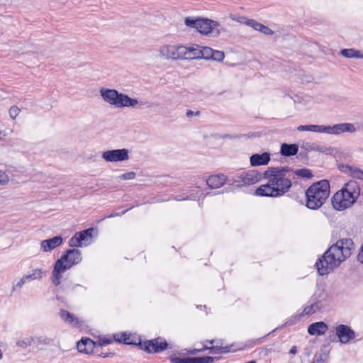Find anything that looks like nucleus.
<instances>
[{
	"label": "nucleus",
	"instance_id": "39448f33",
	"mask_svg": "<svg viewBox=\"0 0 363 363\" xmlns=\"http://www.w3.org/2000/svg\"><path fill=\"white\" fill-rule=\"evenodd\" d=\"M294 170L291 167L288 166L270 167L263 172V177L268 178L269 177H273L274 180L276 182H279L280 186H282L284 189L289 191L293 184H296L297 182H292L290 179L286 177V174L289 172H294Z\"/></svg>",
	"mask_w": 363,
	"mask_h": 363
},
{
	"label": "nucleus",
	"instance_id": "c03bdc74",
	"mask_svg": "<svg viewBox=\"0 0 363 363\" xmlns=\"http://www.w3.org/2000/svg\"><path fill=\"white\" fill-rule=\"evenodd\" d=\"M337 169L342 173L347 174V175H350L351 172L352 171V168L354 166L345 164L342 163L337 164Z\"/></svg>",
	"mask_w": 363,
	"mask_h": 363
},
{
	"label": "nucleus",
	"instance_id": "a211bd4d",
	"mask_svg": "<svg viewBox=\"0 0 363 363\" xmlns=\"http://www.w3.org/2000/svg\"><path fill=\"white\" fill-rule=\"evenodd\" d=\"M116 342L130 346H135L138 348L139 340L135 334L128 333V332H122L116 333Z\"/></svg>",
	"mask_w": 363,
	"mask_h": 363
},
{
	"label": "nucleus",
	"instance_id": "338daca9",
	"mask_svg": "<svg viewBox=\"0 0 363 363\" xmlns=\"http://www.w3.org/2000/svg\"><path fill=\"white\" fill-rule=\"evenodd\" d=\"M270 333L267 334V335L264 336L263 337H261V338H257L256 340H250V345H255L256 343L259 342L262 339L266 337L267 336H268Z\"/></svg>",
	"mask_w": 363,
	"mask_h": 363
},
{
	"label": "nucleus",
	"instance_id": "412c9836",
	"mask_svg": "<svg viewBox=\"0 0 363 363\" xmlns=\"http://www.w3.org/2000/svg\"><path fill=\"white\" fill-rule=\"evenodd\" d=\"M301 149L306 150L308 152L311 151H316L328 155H331L334 150V149L331 147H327L325 146H320L315 143L311 142H303L302 145H301Z\"/></svg>",
	"mask_w": 363,
	"mask_h": 363
},
{
	"label": "nucleus",
	"instance_id": "423d86ee",
	"mask_svg": "<svg viewBox=\"0 0 363 363\" xmlns=\"http://www.w3.org/2000/svg\"><path fill=\"white\" fill-rule=\"evenodd\" d=\"M265 179L268 180V182L260 185L255 189L254 194L255 196L277 198L284 196L286 193L289 192L282 186H280L279 182H276L273 177Z\"/></svg>",
	"mask_w": 363,
	"mask_h": 363
},
{
	"label": "nucleus",
	"instance_id": "13d9d810",
	"mask_svg": "<svg viewBox=\"0 0 363 363\" xmlns=\"http://www.w3.org/2000/svg\"><path fill=\"white\" fill-rule=\"evenodd\" d=\"M328 338L330 342H339L338 340H337L336 330L335 331L333 330L330 331Z\"/></svg>",
	"mask_w": 363,
	"mask_h": 363
},
{
	"label": "nucleus",
	"instance_id": "0e129e2a",
	"mask_svg": "<svg viewBox=\"0 0 363 363\" xmlns=\"http://www.w3.org/2000/svg\"><path fill=\"white\" fill-rule=\"evenodd\" d=\"M313 363H325L323 359V354H320L318 356H315V359Z\"/></svg>",
	"mask_w": 363,
	"mask_h": 363
},
{
	"label": "nucleus",
	"instance_id": "09e8293b",
	"mask_svg": "<svg viewBox=\"0 0 363 363\" xmlns=\"http://www.w3.org/2000/svg\"><path fill=\"white\" fill-rule=\"evenodd\" d=\"M21 111L20 108L16 106H13L9 109L10 117L15 119Z\"/></svg>",
	"mask_w": 363,
	"mask_h": 363
},
{
	"label": "nucleus",
	"instance_id": "58836bf2",
	"mask_svg": "<svg viewBox=\"0 0 363 363\" xmlns=\"http://www.w3.org/2000/svg\"><path fill=\"white\" fill-rule=\"evenodd\" d=\"M201 55L200 59H204L209 60L211 58V55L213 54V50L209 47H201Z\"/></svg>",
	"mask_w": 363,
	"mask_h": 363
},
{
	"label": "nucleus",
	"instance_id": "72a5a7b5",
	"mask_svg": "<svg viewBox=\"0 0 363 363\" xmlns=\"http://www.w3.org/2000/svg\"><path fill=\"white\" fill-rule=\"evenodd\" d=\"M95 230H97L96 228H89L76 233L82 242L87 241L89 238H91L93 237V232Z\"/></svg>",
	"mask_w": 363,
	"mask_h": 363
},
{
	"label": "nucleus",
	"instance_id": "e433bc0d",
	"mask_svg": "<svg viewBox=\"0 0 363 363\" xmlns=\"http://www.w3.org/2000/svg\"><path fill=\"white\" fill-rule=\"evenodd\" d=\"M44 273L45 272L43 271V269H35L33 270L32 274L24 275V277L27 281H30L31 280L41 279Z\"/></svg>",
	"mask_w": 363,
	"mask_h": 363
},
{
	"label": "nucleus",
	"instance_id": "4d7b16f0",
	"mask_svg": "<svg viewBox=\"0 0 363 363\" xmlns=\"http://www.w3.org/2000/svg\"><path fill=\"white\" fill-rule=\"evenodd\" d=\"M176 49H177V48H175L174 46L170 45V46L167 47V50L170 52V57L172 59H179V57H177V52L175 51Z\"/></svg>",
	"mask_w": 363,
	"mask_h": 363
},
{
	"label": "nucleus",
	"instance_id": "4468645a",
	"mask_svg": "<svg viewBox=\"0 0 363 363\" xmlns=\"http://www.w3.org/2000/svg\"><path fill=\"white\" fill-rule=\"evenodd\" d=\"M100 94L104 101L116 108L118 107L122 94L121 92L114 89L103 87L100 89Z\"/></svg>",
	"mask_w": 363,
	"mask_h": 363
},
{
	"label": "nucleus",
	"instance_id": "2f4dec72",
	"mask_svg": "<svg viewBox=\"0 0 363 363\" xmlns=\"http://www.w3.org/2000/svg\"><path fill=\"white\" fill-rule=\"evenodd\" d=\"M325 125H301L298 126V131H312L315 133H324Z\"/></svg>",
	"mask_w": 363,
	"mask_h": 363
},
{
	"label": "nucleus",
	"instance_id": "aec40b11",
	"mask_svg": "<svg viewBox=\"0 0 363 363\" xmlns=\"http://www.w3.org/2000/svg\"><path fill=\"white\" fill-rule=\"evenodd\" d=\"M271 160V154L269 152H264L261 154L255 153L250 157V163L252 167L265 166Z\"/></svg>",
	"mask_w": 363,
	"mask_h": 363
},
{
	"label": "nucleus",
	"instance_id": "6ab92c4d",
	"mask_svg": "<svg viewBox=\"0 0 363 363\" xmlns=\"http://www.w3.org/2000/svg\"><path fill=\"white\" fill-rule=\"evenodd\" d=\"M63 240L61 235H57L51 238L43 240L40 242V249L45 252H51L55 248L62 245Z\"/></svg>",
	"mask_w": 363,
	"mask_h": 363
},
{
	"label": "nucleus",
	"instance_id": "6e6552de",
	"mask_svg": "<svg viewBox=\"0 0 363 363\" xmlns=\"http://www.w3.org/2000/svg\"><path fill=\"white\" fill-rule=\"evenodd\" d=\"M97 341L93 340L88 337H82L77 342V348L79 352L86 354H96L97 357L106 358L116 356L114 352L98 353Z\"/></svg>",
	"mask_w": 363,
	"mask_h": 363
},
{
	"label": "nucleus",
	"instance_id": "3c124183",
	"mask_svg": "<svg viewBox=\"0 0 363 363\" xmlns=\"http://www.w3.org/2000/svg\"><path fill=\"white\" fill-rule=\"evenodd\" d=\"M52 340L48 337H39L37 338L38 344L39 345H50L52 342Z\"/></svg>",
	"mask_w": 363,
	"mask_h": 363
},
{
	"label": "nucleus",
	"instance_id": "0eeeda50",
	"mask_svg": "<svg viewBox=\"0 0 363 363\" xmlns=\"http://www.w3.org/2000/svg\"><path fill=\"white\" fill-rule=\"evenodd\" d=\"M358 194L350 191L339 190L335 192L331 198V203L333 208L339 211L350 208L358 199Z\"/></svg>",
	"mask_w": 363,
	"mask_h": 363
},
{
	"label": "nucleus",
	"instance_id": "f03ea898",
	"mask_svg": "<svg viewBox=\"0 0 363 363\" xmlns=\"http://www.w3.org/2000/svg\"><path fill=\"white\" fill-rule=\"evenodd\" d=\"M82 259V252L78 249H68L65 250L61 257L57 259L53 266V269L51 275L52 283L55 286H57L62 291H67L69 289L74 290L76 287L82 286L79 284H72V283H66V279L62 283V274L67 269H69L74 265L79 264Z\"/></svg>",
	"mask_w": 363,
	"mask_h": 363
},
{
	"label": "nucleus",
	"instance_id": "dca6fc26",
	"mask_svg": "<svg viewBox=\"0 0 363 363\" xmlns=\"http://www.w3.org/2000/svg\"><path fill=\"white\" fill-rule=\"evenodd\" d=\"M139 105V107L141 108L144 106H146L148 108L152 106V103H150L149 101H138V100L135 98H131L128 94L122 93L120 103L118 108H124V107H135L136 105Z\"/></svg>",
	"mask_w": 363,
	"mask_h": 363
},
{
	"label": "nucleus",
	"instance_id": "f704fd0d",
	"mask_svg": "<svg viewBox=\"0 0 363 363\" xmlns=\"http://www.w3.org/2000/svg\"><path fill=\"white\" fill-rule=\"evenodd\" d=\"M294 174L301 179H312L314 176L312 170L305 167L294 170Z\"/></svg>",
	"mask_w": 363,
	"mask_h": 363
},
{
	"label": "nucleus",
	"instance_id": "c9c22d12",
	"mask_svg": "<svg viewBox=\"0 0 363 363\" xmlns=\"http://www.w3.org/2000/svg\"><path fill=\"white\" fill-rule=\"evenodd\" d=\"M201 45L194 44L192 46L188 47L189 55L188 59H200L201 55Z\"/></svg>",
	"mask_w": 363,
	"mask_h": 363
},
{
	"label": "nucleus",
	"instance_id": "2eb2a0df",
	"mask_svg": "<svg viewBox=\"0 0 363 363\" xmlns=\"http://www.w3.org/2000/svg\"><path fill=\"white\" fill-rule=\"evenodd\" d=\"M356 128L354 124L350 123H337L333 125H325V133L339 135L342 133H354Z\"/></svg>",
	"mask_w": 363,
	"mask_h": 363
},
{
	"label": "nucleus",
	"instance_id": "473e14b6",
	"mask_svg": "<svg viewBox=\"0 0 363 363\" xmlns=\"http://www.w3.org/2000/svg\"><path fill=\"white\" fill-rule=\"evenodd\" d=\"M96 341H97L99 347H102L104 346L112 344L114 342H116V333H114L111 335H108V336H100L99 335L98 337V340Z\"/></svg>",
	"mask_w": 363,
	"mask_h": 363
},
{
	"label": "nucleus",
	"instance_id": "ddd939ff",
	"mask_svg": "<svg viewBox=\"0 0 363 363\" xmlns=\"http://www.w3.org/2000/svg\"><path fill=\"white\" fill-rule=\"evenodd\" d=\"M336 335L341 344H347L355 338L356 333L349 325L340 324L336 327Z\"/></svg>",
	"mask_w": 363,
	"mask_h": 363
},
{
	"label": "nucleus",
	"instance_id": "5fc2aeb1",
	"mask_svg": "<svg viewBox=\"0 0 363 363\" xmlns=\"http://www.w3.org/2000/svg\"><path fill=\"white\" fill-rule=\"evenodd\" d=\"M288 196L290 197L291 199L296 201L297 202H300L301 204H302V203H304V201H303L301 199H300L299 195L296 192H291V193L288 194Z\"/></svg>",
	"mask_w": 363,
	"mask_h": 363
},
{
	"label": "nucleus",
	"instance_id": "79ce46f5",
	"mask_svg": "<svg viewBox=\"0 0 363 363\" xmlns=\"http://www.w3.org/2000/svg\"><path fill=\"white\" fill-rule=\"evenodd\" d=\"M350 177L353 179L363 180V170L357 167H353Z\"/></svg>",
	"mask_w": 363,
	"mask_h": 363
},
{
	"label": "nucleus",
	"instance_id": "a19ab883",
	"mask_svg": "<svg viewBox=\"0 0 363 363\" xmlns=\"http://www.w3.org/2000/svg\"><path fill=\"white\" fill-rule=\"evenodd\" d=\"M68 245L71 247H82V242L80 240L79 238L77 236V233L72 237L68 242Z\"/></svg>",
	"mask_w": 363,
	"mask_h": 363
},
{
	"label": "nucleus",
	"instance_id": "20e7f679",
	"mask_svg": "<svg viewBox=\"0 0 363 363\" xmlns=\"http://www.w3.org/2000/svg\"><path fill=\"white\" fill-rule=\"evenodd\" d=\"M184 24L191 28H194L203 35L213 33V37H218L225 29L220 26L216 21L202 16H188L184 18Z\"/></svg>",
	"mask_w": 363,
	"mask_h": 363
},
{
	"label": "nucleus",
	"instance_id": "f8f14e48",
	"mask_svg": "<svg viewBox=\"0 0 363 363\" xmlns=\"http://www.w3.org/2000/svg\"><path fill=\"white\" fill-rule=\"evenodd\" d=\"M325 296L326 295L323 292H320L319 294L315 293L311 298L313 303L310 306L305 307L302 311L303 315H313L315 313L321 311L325 306L323 301L325 299Z\"/></svg>",
	"mask_w": 363,
	"mask_h": 363
},
{
	"label": "nucleus",
	"instance_id": "680f3d73",
	"mask_svg": "<svg viewBox=\"0 0 363 363\" xmlns=\"http://www.w3.org/2000/svg\"><path fill=\"white\" fill-rule=\"evenodd\" d=\"M201 115V111H191V110H187L186 113V117L188 118H191L194 116H200Z\"/></svg>",
	"mask_w": 363,
	"mask_h": 363
},
{
	"label": "nucleus",
	"instance_id": "a18cd8bd",
	"mask_svg": "<svg viewBox=\"0 0 363 363\" xmlns=\"http://www.w3.org/2000/svg\"><path fill=\"white\" fill-rule=\"evenodd\" d=\"M225 54L223 51L213 50L211 60L221 62L223 60Z\"/></svg>",
	"mask_w": 363,
	"mask_h": 363
},
{
	"label": "nucleus",
	"instance_id": "052dcab7",
	"mask_svg": "<svg viewBox=\"0 0 363 363\" xmlns=\"http://www.w3.org/2000/svg\"><path fill=\"white\" fill-rule=\"evenodd\" d=\"M8 181H9L8 176L5 173L0 171V184H4L7 183Z\"/></svg>",
	"mask_w": 363,
	"mask_h": 363
},
{
	"label": "nucleus",
	"instance_id": "8fccbe9b",
	"mask_svg": "<svg viewBox=\"0 0 363 363\" xmlns=\"http://www.w3.org/2000/svg\"><path fill=\"white\" fill-rule=\"evenodd\" d=\"M136 173L135 172H128L121 174L119 178L123 180L133 179L135 177Z\"/></svg>",
	"mask_w": 363,
	"mask_h": 363
},
{
	"label": "nucleus",
	"instance_id": "c756f323",
	"mask_svg": "<svg viewBox=\"0 0 363 363\" xmlns=\"http://www.w3.org/2000/svg\"><path fill=\"white\" fill-rule=\"evenodd\" d=\"M341 190H343V191H348L352 194H358V196L360 195L359 184L355 180H350L345 183Z\"/></svg>",
	"mask_w": 363,
	"mask_h": 363
},
{
	"label": "nucleus",
	"instance_id": "de8ad7c7",
	"mask_svg": "<svg viewBox=\"0 0 363 363\" xmlns=\"http://www.w3.org/2000/svg\"><path fill=\"white\" fill-rule=\"evenodd\" d=\"M33 340V337H29V338H27V339L23 340H18L16 342V345H18L21 347H23V348H26L28 346H30L31 345Z\"/></svg>",
	"mask_w": 363,
	"mask_h": 363
},
{
	"label": "nucleus",
	"instance_id": "bb28decb",
	"mask_svg": "<svg viewBox=\"0 0 363 363\" xmlns=\"http://www.w3.org/2000/svg\"><path fill=\"white\" fill-rule=\"evenodd\" d=\"M60 317L65 322L69 323H74V326L80 327L82 325V322L72 313L67 310L61 309L59 313Z\"/></svg>",
	"mask_w": 363,
	"mask_h": 363
},
{
	"label": "nucleus",
	"instance_id": "a878e982",
	"mask_svg": "<svg viewBox=\"0 0 363 363\" xmlns=\"http://www.w3.org/2000/svg\"><path fill=\"white\" fill-rule=\"evenodd\" d=\"M245 23L246 25L253 28L255 30L260 31L265 35H272L274 34V31L271 28L254 19H247Z\"/></svg>",
	"mask_w": 363,
	"mask_h": 363
},
{
	"label": "nucleus",
	"instance_id": "69168bd1",
	"mask_svg": "<svg viewBox=\"0 0 363 363\" xmlns=\"http://www.w3.org/2000/svg\"><path fill=\"white\" fill-rule=\"evenodd\" d=\"M222 341H223L222 340H215V339H212V340H206L204 341V342L210 344V345H213L216 342H220L221 343Z\"/></svg>",
	"mask_w": 363,
	"mask_h": 363
},
{
	"label": "nucleus",
	"instance_id": "603ef678",
	"mask_svg": "<svg viewBox=\"0 0 363 363\" xmlns=\"http://www.w3.org/2000/svg\"><path fill=\"white\" fill-rule=\"evenodd\" d=\"M184 354L195 355L199 353H201L200 349H184L182 350Z\"/></svg>",
	"mask_w": 363,
	"mask_h": 363
},
{
	"label": "nucleus",
	"instance_id": "9b49d317",
	"mask_svg": "<svg viewBox=\"0 0 363 363\" xmlns=\"http://www.w3.org/2000/svg\"><path fill=\"white\" fill-rule=\"evenodd\" d=\"M102 158L108 162H123L129 159V150L125 148L107 150L103 152Z\"/></svg>",
	"mask_w": 363,
	"mask_h": 363
},
{
	"label": "nucleus",
	"instance_id": "393cba45",
	"mask_svg": "<svg viewBox=\"0 0 363 363\" xmlns=\"http://www.w3.org/2000/svg\"><path fill=\"white\" fill-rule=\"evenodd\" d=\"M298 152V145L296 143L288 144L283 143L281 145L280 154L285 157L295 156Z\"/></svg>",
	"mask_w": 363,
	"mask_h": 363
},
{
	"label": "nucleus",
	"instance_id": "cd10ccee",
	"mask_svg": "<svg viewBox=\"0 0 363 363\" xmlns=\"http://www.w3.org/2000/svg\"><path fill=\"white\" fill-rule=\"evenodd\" d=\"M340 54L346 58H363V53L354 48H344L340 51Z\"/></svg>",
	"mask_w": 363,
	"mask_h": 363
},
{
	"label": "nucleus",
	"instance_id": "ea45409f",
	"mask_svg": "<svg viewBox=\"0 0 363 363\" xmlns=\"http://www.w3.org/2000/svg\"><path fill=\"white\" fill-rule=\"evenodd\" d=\"M176 52H177V57H179L180 59H188L186 56L187 55H189V50H188V47H185V46H178L177 47V49L175 50Z\"/></svg>",
	"mask_w": 363,
	"mask_h": 363
},
{
	"label": "nucleus",
	"instance_id": "37998d69",
	"mask_svg": "<svg viewBox=\"0 0 363 363\" xmlns=\"http://www.w3.org/2000/svg\"><path fill=\"white\" fill-rule=\"evenodd\" d=\"M341 230L338 229H335L332 231L331 234V239L330 244H333L335 242H337V240H345V238H342L340 235Z\"/></svg>",
	"mask_w": 363,
	"mask_h": 363
},
{
	"label": "nucleus",
	"instance_id": "c85d7f7f",
	"mask_svg": "<svg viewBox=\"0 0 363 363\" xmlns=\"http://www.w3.org/2000/svg\"><path fill=\"white\" fill-rule=\"evenodd\" d=\"M242 172L238 173L235 175L227 176V184L233 186L234 188L238 189L244 186L242 183Z\"/></svg>",
	"mask_w": 363,
	"mask_h": 363
},
{
	"label": "nucleus",
	"instance_id": "9d476101",
	"mask_svg": "<svg viewBox=\"0 0 363 363\" xmlns=\"http://www.w3.org/2000/svg\"><path fill=\"white\" fill-rule=\"evenodd\" d=\"M223 357H212V356H200V357H190L184 356L178 357L176 355H170L168 359L171 363H214L219 361Z\"/></svg>",
	"mask_w": 363,
	"mask_h": 363
},
{
	"label": "nucleus",
	"instance_id": "1a4fd4ad",
	"mask_svg": "<svg viewBox=\"0 0 363 363\" xmlns=\"http://www.w3.org/2000/svg\"><path fill=\"white\" fill-rule=\"evenodd\" d=\"M138 340V349L147 354L161 353L169 347V343L167 341L164 337L161 336L144 341L140 338V337H139Z\"/></svg>",
	"mask_w": 363,
	"mask_h": 363
},
{
	"label": "nucleus",
	"instance_id": "bf43d9fd",
	"mask_svg": "<svg viewBox=\"0 0 363 363\" xmlns=\"http://www.w3.org/2000/svg\"><path fill=\"white\" fill-rule=\"evenodd\" d=\"M272 352V347H262L259 351V354H262L264 357L267 356L269 353Z\"/></svg>",
	"mask_w": 363,
	"mask_h": 363
},
{
	"label": "nucleus",
	"instance_id": "e2e57ef3",
	"mask_svg": "<svg viewBox=\"0 0 363 363\" xmlns=\"http://www.w3.org/2000/svg\"><path fill=\"white\" fill-rule=\"evenodd\" d=\"M358 260L363 264V243L357 255Z\"/></svg>",
	"mask_w": 363,
	"mask_h": 363
},
{
	"label": "nucleus",
	"instance_id": "774afa93",
	"mask_svg": "<svg viewBox=\"0 0 363 363\" xmlns=\"http://www.w3.org/2000/svg\"><path fill=\"white\" fill-rule=\"evenodd\" d=\"M201 344L203 345V347H202V348L200 349L201 352H203L205 351H208L209 350V347L210 346L206 345V342H204V341L202 342Z\"/></svg>",
	"mask_w": 363,
	"mask_h": 363
},
{
	"label": "nucleus",
	"instance_id": "f257e3e1",
	"mask_svg": "<svg viewBox=\"0 0 363 363\" xmlns=\"http://www.w3.org/2000/svg\"><path fill=\"white\" fill-rule=\"evenodd\" d=\"M354 250V243L351 238L337 240L331 244L325 252L316 260L315 269L320 276L328 275L337 268Z\"/></svg>",
	"mask_w": 363,
	"mask_h": 363
},
{
	"label": "nucleus",
	"instance_id": "4c0bfd02",
	"mask_svg": "<svg viewBox=\"0 0 363 363\" xmlns=\"http://www.w3.org/2000/svg\"><path fill=\"white\" fill-rule=\"evenodd\" d=\"M304 315L302 313V312L298 314H294L286 320V321L284 323V325L286 327L292 326L296 324L300 320V319Z\"/></svg>",
	"mask_w": 363,
	"mask_h": 363
},
{
	"label": "nucleus",
	"instance_id": "7c9ffc66",
	"mask_svg": "<svg viewBox=\"0 0 363 363\" xmlns=\"http://www.w3.org/2000/svg\"><path fill=\"white\" fill-rule=\"evenodd\" d=\"M222 342L220 345H211L209 347L208 353L213 354H227L231 351L233 345L223 346Z\"/></svg>",
	"mask_w": 363,
	"mask_h": 363
},
{
	"label": "nucleus",
	"instance_id": "b1692460",
	"mask_svg": "<svg viewBox=\"0 0 363 363\" xmlns=\"http://www.w3.org/2000/svg\"><path fill=\"white\" fill-rule=\"evenodd\" d=\"M203 194L201 189L199 186H195L193 189H189L186 192H184L176 196V200H193L195 201Z\"/></svg>",
	"mask_w": 363,
	"mask_h": 363
},
{
	"label": "nucleus",
	"instance_id": "6e6d98bb",
	"mask_svg": "<svg viewBox=\"0 0 363 363\" xmlns=\"http://www.w3.org/2000/svg\"><path fill=\"white\" fill-rule=\"evenodd\" d=\"M132 208H133V206H130V207H129V208L122 211L121 212V213H111L110 215L106 216L105 218H113V217H116V216H121L125 214L128 210L131 209Z\"/></svg>",
	"mask_w": 363,
	"mask_h": 363
},
{
	"label": "nucleus",
	"instance_id": "f3484780",
	"mask_svg": "<svg viewBox=\"0 0 363 363\" xmlns=\"http://www.w3.org/2000/svg\"><path fill=\"white\" fill-rule=\"evenodd\" d=\"M242 185L245 186H250L255 184L258 182L261 181L262 179H263V173L261 174L258 170L257 169H250L247 171H242Z\"/></svg>",
	"mask_w": 363,
	"mask_h": 363
},
{
	"label": "nucleus",
	"instance_id": "49530a36",
	"mask_svg": "<svg viewBox=\"0 0 363 363\" xmlns=\"http://www.w3.org/2000/svg\"><path fill=\"white\" fill-rule=\"evenodd\" d=\"M296 156L298 160L302 162L303 164H308L309 157L308 155V152H306V150L301 151L299 153L298 152Z\"/></svg>",
	"mask_w": 363,
	"mask_h": 363
},
{
	"label": "nucleus",
	"instance_id": "4be33fe9",
	"mask_svg": "<svg viewBox=\"0 0 363 363\" xmlns=\"http://www.w3.org/2000/svg\"><path fill=\"white\" fill-rule=\"evenodd\" d=\"M206 182L209 189H218L227 184V176L223 174L211 175Z\"/></svg>",
	"mask_w": 363,
	"mask_h": 363
},
{
	"label": "nucleus",
	"instance_id": "7ed1b4c3",
	"mask_svg": "<svg viewBox=\"0 0 363 363\" xmlns=\"http://www.w3.org/2000/svg\"><path fill=\"white\" fill-rule=\"evenodd\" d=\"M330 194V184L328 179L313 182L305 191V200L302 203L310 210H318L326 202Z\"/></svg>",
	"mask_w": 363,
	"mask_h": 363
},
{
	"label": "nucleus",
	"instance_id": "5701e85b",
	"mask_svg": "<svg viewBox=\"0 0 363 363\" xmlns=\"http://www.w3.org/2000/svg\"><path fill=\"white\" fill-rule=\"evenodd\" d=\"M328 330V325L323 321L315 322L308 327V333L310 335L320 336L324 335Z\"/></svg>",
	"mask_w": 363,
	"mask_h": 363
},
{
	"label": "nucleus",
	"instance_id": "864d4df0",
	"mask_svg": "<svg viewBox=\"0 0 363 363\" xmlns=\"http://www.w3.org/2000/svg\"><path fill=\"white\" fill-rule=\"evenodd\" d=\"M26 279L24 276L13 286V291L16 290L17 289H21L22 286L26 282Z\"/></svg>",
	"mask_w": 363,
	"mask_h": 363
}]
</instances>
